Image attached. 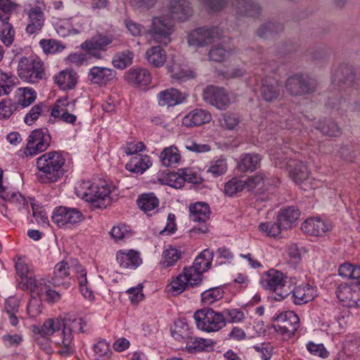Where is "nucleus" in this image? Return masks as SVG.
<instances>
[{"mask_svg": "<svg viewBox=\"0 0 360 360\" xmlns=\"http://www.w3.org/2000/svg\"><path fill=\"white\" fill-rule=\"evenodd\" d=\"M63 325L65 329H68L70 332H84L83 325L84 322L82 319L77 318H65L63 321Z\"/></svg>", "mask_w": 360, "mask_h": 360, "instance_id": "nucleus-63", "label": "nucleus"}, {"mask_svg": "<svg viewBox=\"0 0 360 360\" xmlns=\"http://www.w3.org/2000/svg\"><path fill=\"white\" fill-rule=\"evenodd\" d=\"M286 278L281 271L272 269L265 274L261 283L266 290L273 291L272 297L275 300L281 301L291 293V288Z\"/></svg>", "mask_w": 360, "mask_h": 360, "instance_id": "nucleus-3", "label": "nucleus"}, {"mask_svg": "<svg viewBox=\"0 0 360 360\" xmlns=\"http://www.w3.org/2000/svg\"><path fill=\"white\" fill-rule=\"evenodd\" d=\"M49 112L47 106L43 103H39L34 105L27 113L24 118L25 122L27 125H32L34 121H36L40 115H45L46 112Z\"/></svg>", "mask_w": 360, "mask_h": 360, "instance_id": "nucleus-48", "label": "nucleus"}, {"mask_svg": "<svg viewBox=\"0 0 360 360\" xmlns=\"http://www.w3.org/2000/svg\"><path fill=\"white\" fill-rule=\"evenodd\" d=\"M117 261L123 269H136L142 263L139 253L133 250L128 252L122 250L117 252Z\"/></svg>", "mask_w": 360, "mask_h": 360, "instance_id": "nucleus-28", "label": "nucleus"}, {"mask_svg": "<svg viewBox=\"0 0 360 360\" xmlns=\"http://www.w3.org/2000/svg\"><path fill=\"white\" fill-rule=\"evenodd\" d=\"M152 165L150 157L148 155H136L126 165V169L131 172L143 174Z\"/></svg>", "mask_w": 360, "mask_h": 360, "instance_id": "nucleus-37", "label": "nucleus"}, {"mask_svg": "<svg viewBox=\"0 0 360 360\" xmlns=\"http://www.w3.org/2000/svg\"><path fill=\"white\" fill-rule=\"evenodd\" d=\"M51 219L55 224L61 228L78 224L82 221L84 217L77 208L59 206L54 209Z\"/></svg>", "mask_w": 360, "mask_h": 360, "instance_id": "nucleus-10", "label": "nucleus"}, {"mask_svg": "<svg viewBox=\"0 0 360 360\" xmlns=\"http://www.w3.org/2000/svg\"><path fill=\"white\" fill-rule=\"evenodd\" d=\"M214 342L210 339L192 336L186 345V348L191 352L212 350Z\"/></svg>", "mask_w": 360, "mask_h": 360, "instance_id": "nucleus-40", "label": "nucleus"}, {"mask_svg": "<svg viewBox=\"0 0 360 360\" xmlns=\"http://www.w3.org/2000/svg\"><path fill=\"white\" fill-rule=\"evenodd\" d=\"M60 327V320L49 319L44 322L42 326H33V332L35 335H39L42 338L47 339L49 336L59 330Z\"/></svg>", "mask_w": 360, "mask_h": 360, "instance_id": "nucleus-35", "label": "nucleus"}, {"mask_svg": "<svg viewBox=\"0 0 360 360\" xmlns=\"http://www.w3.org/2000/svg\"><path fill=\"white\" fill-rule=\"evenodd\" d=\"M224 292L222 288L215 287L206 290L201 293V300L204 304H210L223 297Z\"/></svg>", "mask_w": 360, "mask_h": 360, "instance_id": "nucleus-53", "label": "nucleus"}, {"mask_svg": "<svg viewBox=\"0 0 360 360\" xmlns=\"http://www.w3.org/2000/svg\"><path fill=\"white\" fill-rule=\"evenodd\" d=\"M313 290L307 286H297L293 290L291 289L292 298L296 304H302L309 302L313 300L311 292Z\"/></svg>", "mask_w": 360, "mask_h": 360, "instance_id": "nucleus-41", "label": "nucleus"}, {"mask_svg": "<svg viewBox=\"0 0 360 360\" xmlns=\"http://www.w3.org/2000/svg\"><path fill=\"white\" fill-rule=\"evenodd\" d=\"M145 58L150 65L160 68L165 63L167 53L162 46H153L146 50Z\"/></svg>", "mask_w": 360, "mask_h": 360, "instance_id": "nucleus-34", "label": "nucleus"}, {"mask_svg": "<svg viewBox=\"0 0 360 360\" xmlns=\"http://www.w3.org/2000/svg\"><path fill=\"white\" fill-rule=\"evenodd\" d=\"M180 159V154L176 147L166 148L160 154L161 162L166 167H170L178 163Z\"/></svg>", "mask_w": 360, "mask_h": 360, "instance_id": "nucleus-45", "label": "nucleus"}, {"mask_svg": "<svg viewBox=\"0 0 360 360\" xmlns=\"http://www.w3.org/2000/svg\"><path fill=\"white\" fill-rule=\"evenodd\" d=\"M15 31L8 22H2L0 32V39L6 46H10L14 40Z\"/></svg>", "mask_w": 360, "mask_h": 360, "instance_id": "nucleus-57", "label": "nucleus"}, {"mask_svg": "<svg viewBox=\"0 0 360 360\" xmlns=\"http://www.w3.org/2000/svg\"><path fill=\"white\" fill-rule=\"evenodd\" d=\"M39 44L45 53L51 54L61 52L65 48V45L53 39H41Z\"/></svg>", "mask_w": 360, "mask_h": 360, "instance_id": "nucleus-54", "label": "nucleus"}, {"mask_svg": "<svg viewBox=\"0 0 360 360\" xmlns=\"http://www.w3.org/2000/svg\"><path fill=\"white\" fill-rule=\"evenodd\" d=\"M38 288H35V292L40 296L43 291H45L46 300L51 302H56L60 299V295L54 290L50 288V286L46 285V283H37Z\"/></svg>", "mask_w": 360, "mask_h": 360, "instance_id": "nucleus-59", "label": "nucleus"}, {"mask_svg": "<svg viewBox=\"0 0 360 360\" xmlns=\"http://www.w3.org/2000/svg\"><path fill=\"white\" fill-rule=\"evenodd\" d=\"M17 78L11 72H0V96L8 94L11 87L16 84Z\"/></svg>", "mask_w": 360, "mask_h": 360, "instance_id": "nucleus-51", "label": "nucleus"}, {"mask_svg": "<svg viewBox=\"0 0 360 360\" xmlns=\"http://www.w3.org/2000/svg\"><path fill=\"white\" fill-rule=\"evenodd\" d=\"M65 159L58 151H51L41 155L37 160V167L41 172L38 179L43 184L58 181L64 174L63 168Z\"/></svg>", "mask_w": 360, "mask_h": 360, "instance_id": "nucleus-1", "label": "nucleus"}, {"mask_svg": "<svg viewBox=\"0 0 360 360\" xmlns=\"http://www.w3.org/2000/svg\"><path fill=\"white\" fill-rule=\"evenodd\" d=\"M324 136L330 137H337L342 134L341 129L337 122L332 120H326L319 122L316 127Z\"/></svg>", "mask_w": 360, "mask_h": 360, "instance_id": "nucleus-42", "label": "nucleus"}, {"mask_svg": "<svg viewBox=\"0 0 360 360\" xmlns=\"http://www.w3.org/2000/svg\"><path fill=\"white\" fill-rule=\"evenodd\" d=\"M75 107L74 103H70L67 97L59 98L53 106L51 115L59 118L64 122L74 124L77 120V116L70 113Z\"/></svg>", "mask_w": 360, "mask_h": 360, "instance_id": "nucleus-16", "label": "nucleus"}, {"mask_svg": "<svg viewBox=\"0 0 360 360\" xmlns=\"http://www.w3.org/2000/svg\"><path fill=\"white\" fill-rule=\"evenodd\" d=\"M115 70L105 67L94 66L88 73V79L91 83L105 86L116 77Z\"/></svg>", "mask_w": 360, "mask_h": 360, "instance_id": "nucleus-18", "label": "nucleus"}, {"mask_svg": "<svg viewBox=\"0 0 360 360\" xmlns=\"http://www.w3.org/2000/svg\"><path fill=\"white\" fill-rule=\"evenodd\" d=\"M260 94L265 101L274 102L280 96L281 87L276 80L265 78L262 80Z\"/></svg>", "mask_w": 360, "mask_h": 360, "instance_id": "nucleus-25", "label": "nucleus"}, {"mask_svg": "<svg viewBox=\"0 0 360 360\" xmlns=\"http://www.w3.org/2000/svg\"><path fill=\"white\" fill-rule=\"evenodd\" d=\"M15 269L18 276H20L23 288L30 289L33 292H35V288H38L37 282L34 278L30 274L28 266L22 261L18 260L15 263Z\"/></svg>", "mask_w": 360, "mask_h": 360, "instance_id": "nucleus-31", "label": "nucleus"}, {"mask_svg": "<svg viewBox=\"0 0 360 360\" xmlns=\"http://www.w3.org/2000/svg\"><path fill=\"white\" fill-rule=\"evenodd\" d=\"M226 169L227 163L226 160L219 158L211 162V165L207 169V172H210L214 177H217L225 174Z\"/></svg>", "mask_w": 360, "mask_h": 360, "instance_id": "nucleus-61", "label": "nucleus"}, {"mask_svg": "<svg viewBox=\"0 0 360 360\" xmlns=\"http://www.w3.org/2000/svg\"><path fill=\"white\" fill-rule=\"evenodd\" d=\"M300 216V211L295 206H288L281 208L277 214L280 224L285 229L292 227Z\"/></svg>", "mask_w": 360, "mask_h": 360, "instance_id": "nucleus-24", "label": "nucleus"}, {"mask_svg": "<svg viewBox=\"0 0 360 360\" xmlns=\"http://www.w3.org/2000/svg\"><path fill=\"white\" fill-rule=\"evenodd\" d=\"M351 283L340 284L336 290L338 300L340 302H345V304L349 307L360 308V300L359 297V291L352 288Z\"/></svg>", "mask_w": 360, "mask_h": 360, "instance_id": "nucleus-19", "label": "nucleus"}, {"mask_svg": "<svg viewBox=\"0 0 360 360\" xmlns=\"http://www.w3.org/2000/svg\"><path fill=\"white\" fill-rule=\"evenodd\" d=\"M211 119L212 116L209 112L196 108L183 117L182 124L186 127H195L208 123Z\"/></svg>", "mask_w": 360, "mask_h": 360, "instance_id": "nucleus-22", "label": "nucleus"}, {"mask_svg": "<svg viewBox=\"0 0 360 360\" xmlns=\"http://www.w3.org/2000/svg\"><path fill=\"white\" fill-rule=\"evenodd\" d=\"M51 140L46 128L33 130L29 136L25 153L33 156L45 151L50 146Z\"/></svg>", "mask_w": 360, "mask_h": 360, "instance_id": "nucleus-9", "label": "nucleus"}, {"mask_svg": "<svg viewBox=\"0 0 360 360\" xmlns=\"http://www.w3.org/2000/svg\"><path fill=\"white\" fill-rule=\"evenodd\" d=\"M332 83L339 89H345L355 84L360 87L359 80H356L354 70L348 65H341L335 71Z\"/></svg>", "mask_w": 360, "mask_h": 360, "instance_id": "nucleus-14", "label": "nucleus"}, {"mask_svg": "<svg viewBox=\"0 0 360 360\" xmlns=\"http://www.w3.org/2000/svg\"><path fill=\"white\" fill-rule=\"evenodd\" d=\"M69 276L70 266L68 262L62 261L56 264L53 275L49 276L48 282L54 287H63L64 289H68L70 286V283L65 280L67 279Z\"/></svg>", "mask_w": 360, "mask_h": 360, "instance_id": "nucleus-21", "label": "nucleus"}, {"mask_svg": "<svg viewBox=\"0 0 360 360\" xmlns=\"http://www.w3.org/2000/svg\"><path fill=\"white\" fill-rule=\"evenodd\" d=\"M166 14L169 15L173 22H185L192 16L193 8L187 0H170Z\"/></svg>", "mask_w": 360, "mask_h": 360, "instance_id": "nucleus-15", "label": "nucleus"}, {"mask_svg": "<svg viewBox=\"0 0 360 360\" xmlns=\"http://www.w3.org/2000/svg\"><path fill=\"white\" fill-rule=\"evenodd\" d=\"M167 68L171 74V77L178 82L184 81L192 77L191 72L186 67L177 63L173 56L167 63Z\"/></svg>", "mask_w": 360, "mask_h": 360, "instance_id": "nucleus-36", "label": "nucleus"}, {"mask_svg": "<svg viewBox=\"0 0 360 360\" xmlns=\"http://www.w3.org/2000/svg\"><path fill=\"white\" fill-rule=\"evenodd\" d=\"M287 169L290 178L296 183L301 184L309 177L307 165L298 160L290 159L287 162Z\"/></svg>", "mask_w": 360, "mask_h": 360, "instance_id": "nucleus-23", "label": "nucleus"}, {"mask_svg": "<svg viewBox=\"0 0 360 360\" xmlns=\"http://www.w3.org/2000/svg\"><path fill=\"white\" fill-rule=\"evenodd\" d=\"M175 188H181L184 186V181L181 174H179V169L177 172H169L167 174L166 180L162 182Z\"/></svg>", "mask_w": 360, "mask_h": 360, "instance_id": "nucleus-62", "label": "nucleus"}, {"mask_svg": "<svg viewBox=\"0 0 360 360\" xmlns=\"http://www.w3.org/2000/svg\"><path fill=\"white\" fill-rule=\"evenodd\" d=\"M285 86L291 96H305L316 91L317 82L308 75L296 73L287 79Z\"/></svg>", "mask_w": 360, "mask_h": 360, "instance_id": "nucleus-6", "label": "nucleus"}, {"mask_svg": "<svg viewBox=\"0 0 360 360\" xmlns=\"http://www.w3.org/2000/svg\"><path fill=\"white\" fill-rule=\"evenodd\" d=\"M225 325L226 323H238L245 319L244 312L238 308L225 309L222 311Z\"/></svg>", "mask_w": 360, "mask_h": 360, "instance_id": "nucleus-49", "label": "nucleus"}, {"mask_svg": "<svg viewBox=\"0 0 360 360\" xmlns=\"http://www.w3.org/2000/svg\"><path fill=\"white\" fill-rule=\"evenodd\" d=\"M83 189L86 188L82 193V198L91 203L94 208H105L111 203L110 197V191L107 186H98L89 183L83 184Z\"/></svg>", "mask_w": 360, "mask_h": 360, "instance_id": "nucleus-7", "label": "nucleus"}, {"mask_svg": "<svg viewBox=\"0 0 360 360\" xmlns=\"http://www.w3.org/2000/svg\"><path fill=\"white\" fill-rule=\"evenodd\" d=\"M197 327L206 332H215L225 326L223 312H217L212 308H203L193 314Z\"/></svg>", "mask_w": 360, "mask_h": 360, "instance_id": "nucleus-5", "label": "nucleus"}, {"mask_svg": "<svg viewBox=\"0 0 360 360\" xmlns=\"http://www.w3.org/2000/svg\"><path fill=\"white\" fill-rule=\"evenodd\" d=\"M260 231L265 233L267 236L276 237L278 236L282 230L285 229L280 224L278 218H276V222H264L261 223L259 226Z\"/></svg>", "mask_w": 360, "mask_h": 360, "instance_id": "nucleus-52", "label": "nucleus"}, {"mask_svg": "<svg viewBox=\"0 0 360 360\" xmlns=\"http://www.w3.org/2000/svg\"><path fill=\"white\" fill-rule=\"evenodd\" d=\"M126 81L129 84L137 86H146L152 79L149 70L143 68H130L124 75Z\"/></svg>", "mask_w": 360, "mask_h": 360, "instance_id": "nucleus-20", "label": "nucleus"}, {"mask_svg": "<svg viewBox=\"0 0 360 360\" xmlns=\"http://www.w3.org/2000/svg\"><path fill=\"white\" fill-rule=\"evenodd\" d=\"M212 257L213 252L208 250H205L195 259L191 267L205 272L211 266Z\"/></svg>", "mask_w": 360, "mask_h": 360, "instance_id": "nucleus-43", "label": "nucleus"}, {"mask_svg": "<svg viewBox=\"0 0 360 360\" xmlns=\"http://www.w3.org/2000/svg\"><path fill=\"white\" fill-rule=\"evenodd\" d=\"M17 4L10 0H0V20L2 22H8Z\"/></svg>", "mask_w": 360, "mask_h": 360, "instance_id": "nucleus-58", "label": "nucleus"}, {"mask_svg": "<svg viewBox=\"0 0 360 360\" xmlns=\"http://www.w3.org/2000/svg\"><path fill=\"white\" fill-rule=\"evenodd\" d=\"M181 252L172 246L166 249L163 252V261L162 262L165 267L173 266L177 260L180 259Z\"/></svg>", "mask_w": 360, "mask_h": 360, "instance_id": "nucleus-55", "label": "nucleus"}, {"mask_svg": "<svg viewBox=\"0 0 360 360\" xmlns=\"http://www.w3.org/2000/svg\"><path fill=\"white\" fill-rule=\"evenodd\" d=\"M172 336L178 341H182L187 345L192 333L188 325L184 320H178L175 322L174 328L171 329Z\"/></svg>", "mask_w": 360, "mask_h": 360, "instance_id": "nucleus-38", "label": "nucleus"}, {"mask_svg": "<svg viewBox=\"0 0 360 360\" xmlns=\"http://www.w3.org/2000/svg\"><path fill=\"white\" fill-rule=\"evenodd\" d=\"M183 271L186 278L189 279L188 282L191 286L196 285L201 282L203 272L191 266L184 267Z\"/></svg>", "mask_w": 360, "mask_h": 360, "instance_id": "nucleus-64", "label": "nucleus"}, {"mask_svg": "<svg viewBox=\"0 0 360 360\" xmlns=\"http://www.w3.org/2000/svg\"><path fill=\"white\" fill-rule=\"evenodd\" d=\"M261 156L257 153H245L240 155L237 167L242 172H252L260 165Z\"/></svg>", "mask_w": 360, "mask_h": 360, "instance_id": "nucleus-30", "label": "nucleus"}, {"mask_svg": "<svg viewBox=\"0 0 360 360\" xmlns=\"http://www.w3.org/2000/svg\"><path fill=\"white\" fill-rule=\"evenodd\" d=\"M174 25V23L172 18H169V15L163 13L151 19L147 33L156 43L167 45L171 41Z\"/></svg>", "mask_w": 360, "mask_h": 360, "instance_id": "nucleus-2", "label": "nucleus"}, {"mask_svg": "<svg viewBox=\"0 0 360 360\" xmlns=\"http://www.w3.org/2000/svg\"><path fill=\"white\" fill-rule=\"evenodd\" d=\"M202 98L219 110H226L231 104L229 94L222 87L213 85L207 86L202 92Z\"/></svg>", "mask_w": 360, "mask_h": 360, "instance_id": "nucleus-11", "label": "nucleus"}, {"mask_svg": "<svg viewBox=\"0 0 360 360\" xmlns=\"http://www.w3.org/2000/svg\"><path fill=\"white\" fill-rule=\"evenodd\" d=\"M43 62L37 57H21L18 61V74L24 81L34 84L41 80L44 75Z\"/></svg>", "mask_w": 360, "mask_h": 360, "instance_id": "nucleus-4", "label": "nucleus"}, {"mask_svg": "<svg viewBox=\"0 0 360 360\" xmlns=\"http://www.w3.org/2000/svg\"><path fill=\"white\" fill-rule=\"evenodd\" d=\"M301 229L308 235L319 236L328 231L330 227L320 219L310 218L302 224Z\"/></svg>", "mask_w": 360, "mask_h": 360, "instance_id": "nucleus-26", "label": "nucleus"}, {"mask_svg": "<svg viewBox=\"0 0 360 360\" xmlns=\"http://www.w3.org/2000/svg\"><path fill=\"white\" fill-rule=\"evenodd\" d=\"M133 56V53L129 50L118 53L112 59V65L116 68L123 70L128 65H131Z\"/></svg>", "mask_w": 360, "mask_h": 360, "instance_id": "nucleus-50", "label": "nucleus"}, {"mask_svg": "<svg viewBox=\"0 0 360 360\" xmlns=\"http://www.w3.org/2000/svg\"><path fill=\"white\" fill-rule=\"evenodd\" d=\"M244 181L245 182V188L249 191H255L257 189V193H262L267 190L266 185H269V179L262 174L252 176Z\"/></svg>", "mask_w": 360, "mask_h": 360, "instance_id": "nucleus-39", "label": "nucleus"}, {"mask_svg": "<svg viewBox=\"0 0 360 360\" xmlns=\"http://www.w3.org/2000/svg\"><path fill=\"white\" fill-rule=\"evenodd\" d=\"M113 39L112 35L98 33L84 41L81 44V48L94 58L101 59L102 58L101 51H105V47L110 44Z\"/></svg>", "mask_w": 360, "mask_h": 360, "instance_id": "nucleus-12", "label": "nucleus"}, {"mask_svg": "<svg viewBox=\"0 0 360 360\" xmlns=\"http://www.w3.org/2000/svg\"><path fill=\"white\" fill-rule=\"evenodd\" d=\"M274 321L278 323L274 325L275 330L280 332L282 335L289 334L290 336L293 335L300 326V319L292 311L280 313L274 319Z\"/></svg>", "mask_w": 360, "mask_h": 360, "instance_id": "nucleus-13", "label": "nucleus"}, {"mask_svg": "<svg viewBox=\"0 0 360 360\" xmlns=\"http://www.w3.org/2000/svg\"><path fill=\"white\" fill-rule=\"evenodd\" d=\"M184 98L183 94L174 88L162 91L158 94L160 105L174 106L181 103Z\"/></svg>", "mask_w": 360, "mask_h": 360, "instance_id": "nucleus-33", "label": "nucleus"}, {"mask_svg": "<svg viewBox=\"0 0 360 360\" xmlns=\"http://www.w3.org/2000/svg\"><path fill=\"white\" fill-rule=\"evenodd\" d=\"M221 34L217 27H201L193 30L188 36L189 46H205L219 39Z\"/></svg>", "mask_w": 360, "mask_h": 360, "instance_id": "nucleus-8", "label": "nucleus"}, {"mask_svg": "<svg viewBox=\"0 0 360 360\" xmlns=\"http://www.w3.org/2000/svg\"><path fill=\"white\" fill-rule=\"evenodd\" d=\"M188 281L189 279L186 278L183 271L168 285V292H172L173 295H179L189 285Z\"/></svg>", "mask_w": 360, "mask_h": 360, "instance_id": "nucleus-47", "label": "nucleus"}, {"mask_svg": "<svg viewBox=\"0 0 360 360\" xmlns=\"http://www.w3.org/2000/svg\"><path fill=\"white\" fill-rule=\"evenodd\" d=\"M245 188V182L243 180L233 178L225 184L224 193L229 196H233L243 191Z\"/></svg>", "mask_w": 360, "mask_h": 360, "instance_id": "nucleus-56", "label": "nucleus"}, {"mask_svg": "<svg viewBox=\"0 0 360 360\" xmlns=\"http://www.w3.org/2000/svg\"><path fill=\"white\" fill-rule=\"evenodd\" d=\"M233 8L238 16L258 17L262 12L260 5L254 0H233Z\"/></svg>", "mask_w": 360, "mask_h": 360, "instance_id": "nucleus-17", "label": "nucleus"}, {"mask_svg": "<svg viewBox=\"0 0 360 360\" xmlns=\"http://www.w3.org/2000/svg\"><path fill=\"white\" fill-rule=\"evenodd\" d=\"M54 81L60 89H72L77 82V75L72 70L66 69L56 75Z\"/></svg>", "mask_w": 360, "mask_h": 360, "instance_id": "nucleus-32", "label": "nucleus"}, {"mask_svg": "<svg viewBox=\"0 0 360 360\" xmlns=\"http://www.w3.org/2000/svg\"><path fill=\"white\" fill-rule=\"evenodd\" d=\"M282 24L276 22H267L262 24L257 30V34L262 38H269L283 31Z\"/></svg>", "mask_w": 360, "mask_h": 360, "instance_id": "nucleus-44", "label": "nucleus"}, {"mask_svg": "<svg viewBox=\"0 0 360 360\" xmlns=\"http://www.w3.org/2000/svg\"><path fill=\"white\" fill-rule=\"evenodd\" d=\"M29 22L26 27V32L29 34H33L39 32L44 22V13L39 7L30 9L28 14Z\"/></svg>", "mask_w": 360, "mask_h": 360, "instance_id": "nucleus-29", "label": "nucleus"}, {"mask_svg": "<svg viewBox=\"0 0 360 360\" xmlns=\"http://www.w3.org/2000/svg\"><path fill=\"white\" fill-rule=\"evenodd\" d=\"M37 98V93L31 88L25 87L19 98L17 105L26 108L32 104Z\"/></svg>", "mask_w": 360, "mask_h": 360, "instance_id": "nucleus-60", "label": "nucleus"}, {"mask_svg": "<svg viewBox=\"0 0 360 360\" xmlns=\"http://www.w3.org/2000/svg\"><path fill=\"white\" fill-rule=\"evenodd\" d=\"M137 204L141 210L147 212L159 205V200L153 193H145L138 198Z\"/></svg>", "mask_w": 360, "mask_h": 360, "instance_id": "nucleus-46", "label": "nucleus"}, {"mask_svg": "<svg viewBox=\"0 0 360 360\" xmlns=\"http://www.w3.org/2000/svg\"><path fill=\"white\" fill-rule=\"evenodd\" d=\"M190 219L195 222L205 223L210 217V208L207 203L197 202L189 206Z\"/></svg>", "mask_w": 360, "mask_h": 360, "instance_id": "nucleus-27", "label": "nucleus"}]
</instances>
